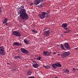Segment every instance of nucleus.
<instances>
[{
    "instance_id": "f257e3e1",
    "label": "nucleus",
    "mask_w": 78,
    "mask_h": 78,
    "mask_svg": "<svg viewBox=\"0 0 78 78\" xmlns=\"http://www.w3.org/2000/svg\"><path fill=\"white\" fill-rule=\"evenodd\" d=\"M18 15H20L19 17L23 20H27L28 19L29 16L27 13L26 10L24 9V6L22 5L18 9L17 11Z\"/></svg>"
},
{
    "instance_id": "f03ea898",
    "label": "nucleus",
    "mask_w": 78,
    "mask_h": 78,
    "mask_svg": "<svg viewBox=\"0 0 78 78\" xmlns=\"http://www.w3.org/2000/svg\"><path fill=\"white\" fill-rule=\"evenodd\" d=\"M43 31L44 32H43V34L44 35V36L45 37H48L49 36V34H50V32L51 30L49 29H48L47 27L44 28V29L43 30Z\"/></svg>"
},
{
    "instance_id": "7ed1b4c3",
    "label": "nucleus",
    "mask_w": 78,
    "mask_h": 78,
    "mask_svg": "<svg viewBox=\"0 0 78 78\" xmlns=\"http://www.w3.org/2000/svg\"><path fill=\"white\" fill-rule=\"evenodd\" d=\"M38 16H39L40 19H43L45 17H47L48 16V13L44 12H42L41 14H38Z\"/></svg>"
},
{
    "instance_id": "20e7f679",
    "label": "nucleus",
    "mask_w": 78,
    "mask_h": 78,
    "mask_svg": "<svg viewBox=\"0 0 78 78\" xmlns=\"http://www.w3.org/2000/svg\"><path fill=\"white\" fill-rule=\"evenodd\" d=\"M70 55V51L65 52L62 54L61 57L62 58H66L67 56H69Z\"/></svg>"
},
{
    "instance_id": "39448f33",
    "label": "nucleus",
    "mask_w": 78,
    "mask_h": 78,
    "mask_svg": "<svg viewBox=\"0 0 78 78\" xmlns=\"http://www.w3.org/2000/svg\"><path fill=\"white\" fill-rule=\"evenodd\" d=\"M52 66V67L54 68L55 69L56 68H57V67H62L61 65L59 62L53 64Z\"/></svg>"
},
{
    "instance_id": "423d86ee",
    "label": "nucleus",
    "mask_w": 78,
    "mask_h": 78,
    "mask_svg": "<svg viewBox=\"0 0 78 78\" xmlns=\"http://www.w3.org/2000/svg\"><path fill=\"white\" fill-rule=\"evenodd\" d=\"M0 54L1 55H2V56L5 55L4 47L3 46L0 47Z\"/></svg>"
},
{
    "instance_id": "0eeeda50",
    "label": "nucleus",
    "mask_w": 78,
    "mask_h": 78,
    "mask_svg": "<svg viewBox=\"0 0 78 78\" xmlns=\"http://www.w3.org/2000/svg\"><path fill=\"white\" fill-rule=\"evenodd\" d=\"M12 34L14 36H16L17 37H20L21 36V34L19 32L16 31H14L12 32Z\"/></svg>"
},
{
    "instance_id": "6e6552de",
    "label": "nucleus",
    "mask_w": 78,
    "mask_h": 78,
    "mask_svg": "<svg viewBox=\"0 0 78 78\" xmlns=\"http://www.w3.org/2000/svg\"><path fill=\"white\" fill-rule=\"evenodd\" d=\"M20 50L22 53H23L24 54H27V53H29V51H28V50H26V49L24 48H21Z\"/></svg>"
},
{
    "instance_id": "1a4fd4ad",
    "label": "nucleus",
    "mask_w": 78,
    "mask_h": 78,
    "mask_svg": "<svg viewBox=\"0 0 78 78\" xmlns=\"http://www.w3.org/2000/svg\"><path fill=\"white\" fill-rule=\"evenodd\" d=\"M64 45L66 49L67 50H70L71 49V48L70 45H69V44H68L67 43H66L64 44Z\"/></svg>"
},
{
    "instance_id": "9d476101",
    "label": "nucleus",
    "mask_w": 78,
    "mask_h": 78,
    "mask_svg": "<svg viewBox=\"0 0 78 78\" xmlns=\"http://www.w3.org/2000/svg\"><path fill=\"white\" fill-rule=\"evenodd\" d=\"M33 67H34V68H37L39 65L37 63V62L35 61H34L33 62Z\"/></svg>"
},
{
    "instance_id": "9b49d317",
    "label": "nucleus",
    "mask_w": 78,
    "mask_h": 78,
    "mask_svg": "<svg viewBox=\"0 0 78 78\" xmlns=\"http://www.w3.org/2000/svg\"><path fill=\"white\" fill-rule=\"evenodd\" d=\"M64 30H65V31H63L64 33H68L70 32V30L68 29V28H64Z\"/></svg>"
},
{
    "instance_id": "f8f14e48",
    "label": "nucleus",
    "mask_w": 78,
    "mask_h": 78,
    "mask_svg": "<svg viewBox=\"0 0 78 78\" xmlns=\"http://www.w3.org/2000/svg\"><path fill=\"white\" fill-rule=\"evenodd\" d=\"M67 23H63L62 25V28H64H64H66L67 27Z\"/></svg>"
},
{
    "instance_id": "ddd939ff",
    "label": "nucleus",
    "mask_w": 78,
    "mask_h": 78,
    "mask_svg": "<svg viewBox=\"0 0 78 78\" xmlns=\"http://www.w3.org/2000/svg\"><path fill=\"white\" fill-rule=\"evenodd\" d=\"M13 45L16 46H20L22 45V44H21V43H18L17 42H15L13 43Z\"/></svg>"
},
{
    "instance_id": "4468645a",
    "label": "nucleus",
    "mask_w": 78,
    "mask_h": 78,
    "mask_svg": "<svg viewBox=\"0 0 78 78\" xmlns=\"http://www.w3.org/2000/svg\"><path fill=\"white\" fill-rule=\"evenodd\" d=\"M50 55V53L47 51H44L43 52V55L44 56H48Z\"/></svg>"
},
{
    "instance_id": "2eb2a0df",
    "label": "nucleus",
    "mask_w": 78,
    "mask_h": 78,
    "mask_svg": "<svg viewBox=\"0 0 78 78\" xmlns=\"http://www.w3.org/2000/svg\"><path fill=\"white\" fill-rule=\"evenodd\" d=\"M40 2H41L40 0H37L35 1L34 3L35 5H38Z\"/></svg>"
},
{
    "instance_id": "dca6fc26",
    "label": "nucleus",
    "mask_w": 78,
    "mask_h": 78,
    "mask_svg": "<svg viewBox=\"0 0 78 78\" xmlns=\"http://www.w3.org/2000/svg\"><path fill=\"white\" fill-rule=\"evenodd\" d=\"M14 59H21L20 56L19 55H16L14 56Z\"/></svg>"
},
{
    "instance_id": "f3484780",
    "label": "nucleus",
    "mask_w": 78,
    "mask_h": 78,
    "mask_svg": "<svg viewBox=\"0 0 78 78\" xmlns=\"http://www.w3.org/2000/svg\"><path fill=\"white\" fill-rule=\"evenodd\" d=\"M2 22H3V24H5V23H6V22H8V19H7V18H4Z\"/></svg>"
},
{
    "instance_id": "a211bd4d",
    "label": "nucleus",
    "mask_w": 78,
    "mask_h": 78,
    "mask_svg": "<svg viewBox=\"0 0 78 78\" xmlns=\"http://www.w3.org/2000/svg\"><path fill=\"white\" fill-rule=\"evenodd\" d=\"M24 42L25 44H29V41L27 39H25L24 40Z\"/></svg>"
},
{
    "instance_id": "6ab92c4d",
    "label": "nucleus",
    "mask_w": 78,
    "mask_h": 78,
    "mask_svg": "<svg viewBox=\"0 0 78 78\" xmlns=\"http://www.w3.org/2000/svg\"><path fill=\"white\" fill-rule=\"evenodd\" d=\"M64 72L65 73H69V70H68L67 69H64Z\"/></svg>"
},
{
    "instance_id": "aec40b11",
    "label": "nucleus",
    "mask_w": 78,
    "mask_h": 78,
    "mask_svg": "<svg viewBox=\"0 0 78 78\" xmlns=\"http://www.w3.org/2000/svg\"><path fill=\"white\" fill-rule=\"evenodd\" d=\"M32 74V72H31V70H29L28 71V73H27V74L28 75H31Z\"/></svg>"
},
{
    "instance_id": "412c9836",
    "label": "nucleus",
    "mask_w": 78,
    "mask_h": 78,
    "mask_svg": "<svg viewBox=\"0 0 78 78\" xmlns=\"http://www.w3.org/2000/svg\"><path fill=\"white\" fill-rule=\"evenodd\" d=\"M61 48H62V49H63V50H66V49L64 48V45H62V44H61Z\"/></svg>"
},
{
    "instance_id": "4be33fe9",
    "label": "nucleus",
    "mask_w": 78,
    "mask_h": 78,
    "mask_svg": "<svg viewBox=\"0 0 78 78\" xmlns=\"http://www.w3.org/2000/svg\"><path fill=\"white\" fill-rule=\"evenodd\" d=\"M44 67H45L46 69H50V67L49 66H44Z\"/></svg>"
},
{
    "instance_id": "5701e85b",
    "label": "nucleus",
    "mask_w": 78,
    "mask_h": 78,
    "mask_svg": "<svg viewBox=\"0 0 78 78\" xmlns=\"http://www.w3.org/2000/svg\"><path fill=\"white\" fill-rule=\"evenodd\" d=\"M32 31L33 33H37V31L36 30H35V29H32Z\"/></svg>"
},
{
    "instance_id": "b1692460",
    "label": "nucleus",
    "mask_w": 78,
    "mask_h": 78,
    "mask_svg": "<svg viewBox=\"0 0 78 78\" xmlns=\"http://www.w3.org/2000/svg\"><path fill=\"white\" fill-rule=\"evenodd\" d=\"M44 4H41L40 5H39V7H40V8H42V7L44 6Z\"/></svg>"
},
{
    "instance_id": "393cba45",
    "label": "nucleus",
    "mask_w": 78,
    "mask_h": 78,
    "mask_svg": "<svg viewBox=\"0 0 78 78\" xmlns=\"http://www.w3.org/2000/svg\"><path fill=\"white\" fill-rule=\"evenodd\" d=\"M42 58V57H40L39 56L38 57H37V59L38 60H41V59Z\"/></svg>"
},
{
    "instance_id": "a878e982",
    "label": "nucleus",
    "mask_w": 78,
    "mask_h": 78,
    "mask_svg": "<svg viewBox=\"0 0 78 78\" xmlns=\"http://www.w3.org/2000/svg\"><path fill=\"white\" fill-rule=\"evenodd\" d=\"M76 69H75V68H73V72H75L76 71Z\"/></svg>"
},
{
    "instance_id": "bb28decb",
    "label": "nucleus",
    "mask_w": 78,
    "mask_h": 78,
    "mask_svg": "<svg viewBox=\"0 0 78 78\" xmlns=\"http://www.w3.org/2000/svg\"><path fill=\"white\" fill-rule=\"evenodd\" d=\"M28 78H34V76L29 77Z\"/></svg>"
},
{
    "instance_id": "cd10ccee",
    "label": "nucleus",
    "mask_w": 78,
    "mask_h": 78,
    "mask_svg": "<svg viewBox=\"0 0 78 78\" xmlns=\"http://www.w3.org/2000/svg\"><path fill=\"white\" fill-rule=\"evenodd\" d=\"M2 13V9L0 8V13Z\"/></svg>"
},
{
    "instance_id": "c85d7f7f",
    "label": "nucleus",
    "mask_w": 78,
    "mask_h": 78,
    "mask_svg": "<svg viewBox=\"0 0 78 78\" xmlns=\"http://www.w3.org/2000/svg\"><path fill=\"white\" fill-rule=\"evenodd\" d=\"M53 54H54V55H55L56 54V52H53Z\"/></svg>"
},
{
    "instance_id": "c756f323",
    "label": "nucleus",
    "mask_w": 78,
    "mask_h": 78,
    "mask_svg": "<svg viewBox=\"0 0 78 78\" xmlns=\"http://www.w3.org/2000/svg\"><path fill=\"white\" fill-rule=\"evenodd\" d=\"M77 49H78V48H75V50H76Z\"/></svg>"
},
{
    "instance_id": "7c9ffc66",
    "label": "nucleus",
    "mask_w": 78,
    "mask_h": 78,
    "mask_svg": "<svg viewBox=\"0 0 78 78\" xmlns=\"http://www.w3.org/2000/svg\"><path fill=\"white\" fill-rule=\"evenodd\" d=\"M33 3H30V5H33Z\"/></svg>"
},
{
    "instance_id": "2f4dec72",
    "label": "nucleus",
    "mask_w": 78,
    "mask_h": 78,
    "mask_svg": "<svg viewBox=\"0 0 78 78\" xmlns=\"http://www.w3.org/2000/svg\"><path fill=\"white\" fill-rule=\"evenodd\" d=\"M40 2H43L44 1V0H40Z\"/></svg>"
},
{
    "instance_id": "473e14b6",
    "label": "nucleus",
    "mask_w": 78,
    "mask_h": 78,
    "mask_svg": "<svg viewBox=\"0 0 78 78\" xmlns=\"http://www.w3.org/2000/svg\"><path fill=\"white\" fill-rule=\"evenodd\" d=\"M47 12H48V13H48V12H49V11H47Z\"/></svg>"
},
{
    "instance_id": "72a5a7b5",
    "label": "nucleus",
    "mask_w": 78,
    "mask_h": 78,
    "mask_svg": "<svg viewBox=\"0 0 78 78\" xmlns=\"http://www.w3.org/2000/svg\"><path fill=\"white\" fill-rule=\"evenodd\" d=\"M5 25H8V23H6L5 24Z\"/></svg>"
},
{
    "instance_id": "f704fd0d",
    "label": "nucleus",
    "mask_w": 78,
    "mask_h": 78,
    "mask_svg": "<svg viewBox=\"0 0 78 78\" xmlns=\"http://www.w3.org/2000/svg\"><path fill=\"white\" fill-rule=\"evenodd\" d=\"M58 56H59V55H60V54H58Z\"/></svg>"
},
{
    "instance_id": "c9c22d12",
    "label": "nucleus",
    "mask_w": 78,
    "mask_h": 78,
    "mask_svg": "<svg viewBox=\"0 0 78 78\" xmlns=\"http://www.w3.org/2000/svg\"><path fill=\"white\" fill-rule=\"evenodd\" d=\"M7 64H8V65H9V63H7Z\"/></svg>"
},
{
    "instance_id": "e433bc0d",
    "label": "nucleus",
    "mask_w": 78,
    "mask_h": 78,
    "mask_svg": "<svg viewBox=\"0 0 78 78\" xmlns=\"http://www.w3.org/2000/svg\"><path fill=\"white\" fill-rule=\"evenodd\" d=\"M55 78H58V77H56Z\"/></svg>"
},
{
    "instance_id": "4c0bfd02",
    "label": "nucleus",
    "mask_w": 78,
    "mask_h": 78,
    "mask_svg": "<svg viewBox=\"0 0 78 78\" xmlns=\"http://www.w3.org/2000/svg\"><path fill=\"white\" fill-rule=\"evenodd\" d=\"M62 35H63L62 34Z\"/></svg>"
}]
</instances>
